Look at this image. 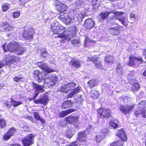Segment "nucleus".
<instances>
[{
    "mask_svg": "<svg viewBox=\"0 0 146 146\" xmlns=\"http://www.w3.org/2000/svg\"><path fill=\"white\" fill-rule=\"evenodd\" d=\"M34 102L35 104H41V100H36L34 101Z\"/></svg>",
    "mask_w": 146,
    "mask_h": 146,
    "instance_id": "62",
    "label": "nucleus"
},
{
    "mask_svg": "<svg viewBox=\"0 0 146 146\" xmlns=\"http://www.w3.org/2000/svg\"><path fill=\"white\" fill-rule=\"evenodd\" d=\"M11 104L14 107H16L22 104L21 102H17L14 100H11Z\"/></svg>",
    "mask_w": 146,
    "mask_h": 146,
    "instance_id": "44",
    "label": "nucleus"
},
{
    "mask_svg": "<svg viewBox=\"0 0 146 146\" xmlns=\"http://www.w3.org/2000/svg\"><path fill=\"white\" fill-rule=\"evenodd\" d=\"M16 129L14 127L10 128L9 131L5 133L3 138L5 140H7L10 138V137L13 135L16 131Z\"/></svg>",
    "mask_w": 146,
    "mask_h": 146,
    "instance_id": "17",
    "label": "nucleus"
},
{
    "mask_svg": "<svg viewBox=\"0 0 146 146\" xmlns=\"http://www.w3.org/2000/svg\"><path fill=\"white\" fill-rule=\"evenodd\" d=\"M100 1V0H92V4L94 8L96 9H98L100 6V5L99 3V2Z\"/></svg>",
    "mask_w": 146,
    "mask_h": 146,
    "instance_id": "35",
    "label": "nucleus"
},
{
    "mask_svg": "<svg viewBox=\"0 0 146 146\" xmlns=\"http://www.w3.org/2000/svg\"><path fill=\"white\" fill-rule=\"evenodd\" d=\"M52 2L53 5L56 6V7L57 5L59 4L60 3H61L60 2H59L58 0H53Z\"/></svg>",
    "mask_w": 146,
    "mask_h": 146,
    "instance_id": "57",
    "label": "nucleus"
},
{
    "mask_svg": "<svg viewBox=\"0 0 146 146\" xmlns=\"http://www.w3.org/2000/svg\"><path fill=\"white\" fill-rule=\"evenodd\" d=\"M54 77H48L46 78L43 85H38L37 84L33 83V87L35 89V91L38 93H42L44 91L43 88H47L53 85L55 83L56 80H53Z\"/></svg>",
    "mask_w": 146,
    "mask_h": 146,
    "instance_id": "3",
    "label": "nucleus"
},
{
    "mask_svg": "<svg viewBox=\"0 0 146 146\" xmlns=\"http://www.w3.org/2000/svg\"><path fill=\"white\" fill-rule=\"evenodd\" d=\"M39 93H38L37 92L35 91V93L34 94L33 98L31 99L30 100H35L36 99V97L37 96H38V95Z\"/></svg>",
    "mask_w": 146,
    "mask_h": 146,
    "instance_id": "59",
    "label": "nucleus"
},
{
    "mask_svg": "<svg viewBox=\"0 0 146 146\" xmlns=\"http://www.w3.org/2000/svg\"><path fill=\"white\" fill-rule=\"evenodd\" d=\"M2 10L4 11H7L9 8L8 6L7 5H4L2 7Z\"/></svg>",
    "mask_w": 146,
    "mask_h": 146,
    "instance_id": "55",
    "label": "nucleus"
},
{
    "mask_svg": "<svg viewBox=\"0 0 146 146\" xmlns=\"http://www.w3.org/2000/svg\"><path fill=\"white\" fill-rule=\"evenodd\" d=\"M97 111L101 118H108L110 115V111L108 109L100 108Z\"/></svg>",
    "mask_w": 146,
    "mask_h": 146,
    "instance_id": "10",
    "label": "nucleus"
},
{
    "mask_svg": "<svg viewBox=\"0 0 146 146\" xmlns=\"http://www.w3.org/2000/svg\"><path fill=\"white\" fill-rule=\"evenodd\" d=\"M13 56V55L11 54L5 55V60L6 64L7 65H8L9 64V65L11 64H13V62H12Z\"/></svg>",
    "mask_w": 146,
    "mask_h": 146,
    "instance_id": "31",
    "label": "nucleus"
},
{
    "mask_svg": "<svg viewBox=\"0 0 146 146\" xmlns=\"http://www.w3.org/2000/svg\"><path fill=\"white\" fill-rule=\"evenodd\" d=\"M79 119V117H73L68 116L65 118V120H62L61 122V123L60 124L61 126L62 127H64L66 125V122L67 123H70L72 122H76Z\"/></svg>",
    "mask_w": 146,
    "mask_h": 146,
    "instance_id": "11",
    "label": "nucleus"
},
{
    "mask_svg": "<svg viewBox=\"0 0 146 146\" xmlns=\"http://www.w3.org/2000/svg\"><path fill=\"white\" fill-rule=\"evenodd\" d=\"M33 116L36 119L40 121L42 124H44V123L45 121L44 120L40 117L37 112H34L33 113Z\"/></svg>",
    "mask_w": 146,
    "mask_h": 146,
    "instance_id": "34",
    "label": "nucleus"
},
{
    "mask_svg": "<svg viewBox=\"0 0 146 146\" xmlns=\"http://www.w3.org/2000/svg\"><path fill=\"white\" fill-rule=\"evenodd\" d=\"M17 46H18V43L15 41L11 42L7 45V50L9 52H15Z\"/></svg>",
    "mask_w": 146,
    "mask_h": 146,
    "instance_id": "16",
    "label": "nucleus"
},
{
    "mask_svg": "<svg viewBox=\"0 0 146 146\" xmlns=\"http://www.w3.org/2000/svg\"><path fill=\"white\" fill-rule=\"evenodd\" d=\"M84 3L83 1L82 0H79L76 1V5L77 6H79L82 5Z\"/></svg>",
    "mask_w": 146,
    "mask_h": 146,
    "instance_id": "54",
    "label": "nucleus"
},
{
    "mask_svg": "<svg viewBox=\"0 0 146 146\" xmlns=\"http://www.w3.org/2000/svg\"><path fill=\"white\" fill-rule=\"evenodd\" d=\"M95 22L91 19H88L85 21L84 25L87 29H91L94 27Z\"/></svg>",
    "mask_w": 146,
    "mask_h": 146,
    "instance_id": "15",
    "label": "nucleus"
},
{
    "mask_svg": "<svg viewBox=\"0 0 146 146\" xmlns=\"http://www.w3.org/2000/svg\"><path fill=\"white\" fill-rule=\"evenodd\" d=\"M62 106L64 109L69 108L72 106V103L70 100L66 101L63 103Z\"/></svg>",
    "mask_w": 146,
    "mask_h": 146,
    "instance_id": "32",
    "label": "nucleus"
},
{
    "mask_svg": "<svg viewBox=\"0 0 146 146\" xmlns=\"http://www.w3.org/2000/svg\"><path fill=\"white\" fill-rule=\"evenodd\" d=\"M118 122L117 120H114L110 121L109 124L110 126L113 129H116L118 126V125L117 124Z\"/></svg>",
    "mask_w": 146,
    "mask_h": 146,
    "instance_id": "30",
    "label": "nucleus"
},
{
    "mask_svg": "<svg viewBox=\"0 0 146 146\" xmlns=\"http://www.w3.org/2000/svg\"><path fill=\"white\" fill-rule=\"evenodd\" d=\"M37 65L42 69V71L44 72L47 73L50 72L52 71V70L49 68L46 65V64L44 62H38L37 63Z\"/></svg>",
    "mask_w": 146,
    "mask_h": 146,
    "instance_id": "14",
    "label": "nucleus"
},
{
    "mask_svg": "<svg viewBox=\"0 0 146 146\" xmlns=\"http://www.w3.org/2000/svg\"><path fill=\"white\" fill-rule=\"evenodd\" d=\"M23 128L25 131H28L29 129L27 126H24L23 127Z\"/></svg>",
    "mask_w": 146,
    "mask_h": 146,
    "instance_id": "61",
    "label": "nucleus"
},
{
    "mask_svg": "<svg viewBox=\"0 0 146 146\" xmlns=\"http://www.w3.org/2000/svg\"><path fill=\"white\" fill-rule=\"evenodd\" d=\"M25 30L23 33V37L26 40H31L33 38V35L35 33L33 28L29 26L25 27Z\"/></svg>",
    "mask_w": 146,
    "mask_h": 146,
    "instance_id": "5",
    "label": "nucleus"
},
{
    "mask_svg": "<svg viewBox=\"0 0 146 146\" xmlns=\"http://www.w3.org/2000/svg\"><path fill=\"white\" fill-rule=\"evenodd\" d=\"M45 76V74L44 73H40L39 75L37 77V78H36V79L38 82L42 81L44 83V80H44V78Z\"/></svg>",
    "mask_w": 146,
    "mask_h": 146,
    "instance_id": "33",
    "label": "nucleus"
},
{
    "mask_svg": "<svg viewBox=\"0 0 146 146\" xmlns=\"http://www.w3.org/2000/svg\"><path fill=\"white\" fill-rule=\"evenodd\" d=\"M69 65L72 68L75 67L76 68L80 67L81 65L80 60L76 58H74L70 61L69 62Z\"/></svg>",
    "mask_w": 146,
    "mask_h": 146,
    "instance_id": "13",
    "label": "nucleus"
},
{
    "mask_svg": "<svg viewBox=\"0 0 146 146\" xmlns=\"http://www.w3.org/2000/svg\"><path fill=\"white\" fill-rule=\"evenodd\" d=\"M90 96L91 98L94 99H96L99 97V92L97 91L92 90H91Z\"/></svg>",
    "mask_w": 146,
    "mask_h": 146,
    "instance_id": "27",
    "label": "nucleus"
},
{
    "mask_svg": "<svg viewBox=\"0 0 146 146\" xmlns=\"http://www.w3.org/2000/svg\"><path fill=\"white\" fill-rule=\"evenodd\" d=\"M108 132V130L107 128H104L102 129L101 131V132L100 133L105 137L107 133Z\"/></svg>",
    "mask_w": 146,
    "mask_h": 146,
    "instance_id": "50",
    "label": "nucleus"
},
{
    "mask_svg": "<svg viewBox=\"0 0 146 146\" xmlns=\"http://www.w3.org/2000/svg\"><path fill=\"white\" fill-rule=\"evenodd\" d=\"M105 137L101 133H99L96 136V139L97 142H100L101 140L104 139Z\"/></svg>",
    "mask_w": 146,
    "mask_h": 146,
    "instance_id": "38",
    "label": "nucleus"
},
{
    "mask_svg": "<svg viewBox=\"0 0 146 146\" xmlns=\"http://www.w3.org/2000/svg\"><path fill=\"white\" fill-rule=\"evenodd\" d=\"M113 57L111 56L107 55L105 58V61L107 62H112L113 61Z\"/></svg>",
    "mask_w": 146,
    "mask_h": 146,
    "instance_id": "40",
    "label": "nucleus"
},
{
    "mask_svg": "<svg viewBox=\"0 0 146 146\" xmlns=\"http://www.w3.org/2000/svg\"><path fill=\"white\" fill-rule=\"evenodd\" d=\"M40 55L44 58H45L48 56V54L45 49L43 48L41 50Z\"/></svg>",
    "mask_w": 146,
    "mask_h": 146,
    "instance_id": "43",
    "label": "nucleus"
},
{
    "mask_svg": "<svg viewBox=\"0 0 146 146\" xmlns=\"http://www.w3.org/2000/svg\"><path fill=\"white\" fill-rule=\"evenodd\" d=\"M74 131L73 129H69L66 133V137L69 138H71L74 135Z\"/></svg>",
    "mask_w": 146,
    "mask_h": 146,
    "instance_id": "37",
    "label": "nucleus"
},
{
    "mask_svg": "<svg viewBox=\"0 0 146 146\" xmlns=\"http://www.w3.org/2000/svg\"><path fill=\"white\" fill-rule=\"evenodd\" d=\"M13 15L14 18H17L19 17L20 13L19 11L14 12L13 13Z\"/></svg>",
    "mask_w": 146,
    "mask_h": 146,
    "instance_id": "51",
    "label": "nucleus"
},
{
    "mask_svg": "<svg viewBox=\"0 0 146 146\" xmlns=\"http://www.w3.org/2000/svg\"><path fill=\"white\" fill-rule=\"evenodd\" d=\"M143 75L146 77V69L144 71L143 73Z\"/></svg>",
    "mask_w": 146,
    "mask_h": 146,
    "instance_id": "64",
    "label": "nucleus"
},
{
    "mask_svg": "<svg viewBox=\"0 0 146 146\" xmlns=\"http://www.w3.org/2000/svg\"><path fill=\"white\" fill-rule=\"evenodd\" d=\"M6 122L3 119L0 120V128L4 127L6 125Z\"/></svg>",
    "mask_w": 146,
    "mask_h": 146,
    "instance_id": "49",
    "label": "nucleus"
},
{
    "mask_svg": "<svg viewBox=\"0 0 146 146\" xmlns=\"http://www.w3.org/2000/svg\"><path fill=\"white\" fill-rule=\"evenodd\" d=\"M135 80V79H134L133 80L134 82H132V83H134V84L132 86V90L133 91L137 90L140 88L139 85V84L135 83L136 81Z\"/></svg>",
    "mask_w": 146,
    "mask_h": 146,
    "instance_id": "36",
    "label": "nucleus"
},
{
    "mask_svg": "<svg viewBox=\"0 0 146 146\" xmlns=\"http://www.w3.org/2000/svg\"><path fill=\"white\" fill-rule=\"evenodd\" d=\"M87 61H91L93 62L97 68L101 70L103 69V66L101 63V59L100 58L95 57H88V58Z\"/></svg>",
    "mask_w": 146,
    "mask_h": 146,
    "instance_id": "7",
    "label": "nucleus"
},
{
    "mask_svg": "<svg viewBox=\"0 0 146 146\" xmlns=\"http://www.w3.org/2000/svg\"><path fill=\"white\" fill-rule=\"evenodd\" d=\"M113 13L114 15L118 16L116 17L117 19L122 24L125 26H127V19L124 16H123L121 15H123V13L122 12L115 11L113 12L112 11H108L103 12L100 14V16L101 19L102 20L106 19L108 16L111 14Z\"/></svg>",
    "mask_w": 146,
    "mask_h": 146,
    "instance_id": "2",
    "label": "nucleus"
},
{
    "mask_svg": "<svg viewBox=\"0 0 146 146\" xmlns=\"http://www.w3.org/2000/svg\"><path fill=\"white\" fill-rule=\"evenodd\" d=\"M123 142L120 141H115L110 146H123Z\"/></svg>",
    "mask_w": 146,
    "mask_h": 146,
    "instance_id": "39",
    "label": "nucleus"
},
{
    "mask_svg": "<svg viewBox=\"0 0 146 146\" xmlns=\"http://www.w3.org/2000/svg\"><path fill=\"white\" fill-rule=\"evenodd\" d=\"M143 62V60L141 58H137L134 56H131L129 57V65L130 66L135 65L137 61Z\"/></svg>",
    "mask_w": 146,
    "mask_h": 146,
    "instance_id": "18",
    "label": "nucleus"
},
{
    "mask_svg": "<svg viewBox=\"0 0 146 146\" xmlns=\"http://www.w3.org/2000/svg\"><path fill=\"white\" fill-rule=\"evenodd\" d=\"M48 97L47 96H45L44 97L40 100L41 104L46 105L47 104L48 102Z\"/></svg>",
    "mask_w": 146,
    "mask_h": 146,
    "instance_id": "45",
    "label": "nucleus"
},
{
    "mask_svg": "<svg viewBox=\"0 0 146 146\" xmlns=\"http://www.w3.org/2000/svg\"><path fill=\"white\" fill-rule=\"evenodd\" d=\"M119 27L118 26L113 28H111L109 29V31L110 33L113 35L117 34L119 32Z\"/></svg>",
    "mask_w": 146,
    "mask_h": 146,
    "instance_id": "24",
    "label": "nucleus"
},
{
    "mask_svg": "<svg viewBox=\"0 0 146 146\" xmlns=\"http://www.w3.org/2000/svg\"><path fill=\"white\" fill-rule=\"evenodd\" d=\"M135 114L136 117H138L141 115L144 118H146V111H145L143 110L138 108L135 111Z\"/></svg>",
    "mask_w": 146,
    "mask_h": 146,
    "instance_id": "21",
    "label": "nucleus"
},
{
    "mask_svg": "<svg viewBox=\"0 0 146 146\" xmlns=\"http://www.w3.org/2000/svg\"><path fill=\"white\" fill-rule=\"evenodd\" d=\"M5 104L7 108H11L12 105L11 104V100L10 102L9 101L6 102L5 103Z\"/></svg>",
    "mask_w": 146,
    "mask_h": 146,
    "instance_id": "58",
    "label": "nucleus"
},
{
    "mask_svg": "<svg viewBox=\"0 0 146 146\" xmlns=\"http://www.w3.org/2000/svg\"><path fill=\"white\" fill-rule=\"evenodd\" d=\"M88 85L91 88H93L96 86L98 84V81L95 79L90 80L88 83Z\"/></svg>",
    "mask_w": 146,
    "mask_h": 146,
    "instance_id": "26",
    "label": "nucleus"
},
{
    "mask_svg": "<svg viewBox=\"0 0 146 146\" xmlns=\"http://www.w3.org/2000/svg\"><path fill=\"white\" fill-rule=\"evenodd\" d=\"M74 111L73 109H70L66 111H62L59 113V115L61 117H64L68 114Z\"/></svg>",
    "mask_w": 146,
    "mask_h": 146,
    "instance_id": "23",
    "label": "nucleus"
},
{
    "mask_svg": "<svg viewBox=\"0 0 146 146\" xmlns=\"http://www.w3.org/2000/svg\"><path fill=\"white\" fill-rule=\"evenodd\" d=\"M56 8L58 12H63L66 11L68 7L65 5L60 3L59 4L57 5Z\"/></svg>",
    "mask_w": 146,
    "mask_h": 146,
    "instance_id": "22",
    "label": "nucleus"
},
{
    "mask_svg": "<svg viewBox=\"0 0 146 146\" xmlns=\"http://www.w3.org/2000/svg\"><path fill=\"white\" fill-rule=\"evenodd\" d=\"M71 43L72 44L78 46L79 44L80 41L78 39H74L71 41Z\"/></svg>",
    "mask_w": 146,
    "mask_h": 146,
    "instance_id": "48",
    "label": "nucleus"
},
{
    "mask_svg": "<svg viewBox=\"0 0 146 146\" xmlns=\"http://www.w3.org/2000/svg\"><path fill=\"white\" fill-rule=\"evenodd\" d=\"M86 131L80 132L78 134V140L79 141L78 144L80 145L85 144L87 141L86 139Z\"/></svg>",
    "mask_w": 146,
    "mask_h": 146,
    "instance_id": "12",
    "label": "nucleus"
},
{
    "mask_svg": "<svg viewBox=\"0 0 146 146\" xmlns=\"http://www.w3.org/2000/svg\"><path fill=\"white\" fill-rule=\"evenodd\" d=\"M71 27V29L66 31L64 27L55 21L51 24V29L54 34L59 35L57 37L69 40L76 35V29L75 26H72Z\"/></svg>",
    "mask_w": 146,
    "mask_h": 146,
    "instance_id": "1",
    "label": "nucleus"
},
{
    "mask_svg": "<svg viewBox=\"0 0 146 146\" xmlns=\"http://www.w3.org/2000/svg\"><path fill=\"white\" fill-rule=\"evenodd\" d=\"M39 71L38 70H35L34 71L33 74L34 76L37 77L40 74Z\"/></svg>",
    "mask_w": 146,
    "mask_h": 146,
    "instance_id": "56",
    "label": "nucleus"
},
{
    "mask_svg": "<svg viewBox=\"0 0 146 146\" xmlns=\"http://www.w3.org/2000/svg\"><path fill=\"white\" fill-rule=\"evenodd\" d=\"M76 20L75 21H80L82 20L85 17V14L82 13H76L74 14V16Z\"/></svg>",
    "mask_w": 146,
    "mask_h": 146,
    "instance_id": "29",
    "label": "nucleus"
},
{
    "mask_svg": "<svg viewBox=\"0 0 146 146\" xmlns=\"http://www.w3.org/2000/svg\"><path fill=\"white\" fill-rule=\"evenodd\" d=\"M67 146H78L76 143V142H73L71 143V144Z\"/></svg>",
    "mask_w": 146,
    "mask_h": 146,
    "instance_id": "60",
    "label": "nucleus"
},
{
    "mask_svg": "<svg viewBox=\"0 0 146 146\" xmlns=\"http://www.w3.org/2000/svg\"><path fill=\"white\" fill-rule=\"evenodd\" d=\"M12 57V62H13V64L15 62H18L19 59V58L18 57L14 56L13 55Z\"/></svg>",
    "mask_w": 146,
    "mask_h": 146,
    "instance_id": "52",
    "label": "nucleus"
},
{
    "mask_svg": "<svg viewBox=\"0 0 146 146\" xmlns=\"http://www.w3.org/2000/svg\"><path fill=\"white\" fill-rule=\"evenodd\" d=\"M91 40L89 39L88 37H86L85 38V40L84 42V45L85 46H88V43L91 42Z\"/></svg>",
    "mask_w": 146,
    "mask_h": 146,
    "instance_id": "53",
    "label": "nucleus"
},
{
    "mask_svg": "<svg viewBox=\"0 0 146 146\" xmlns=\"http://www.w3.org/2000/svg\"><path fill=\"white\" fill-rule=\"evenodd\" d=\"M135 17V15L133 13H131L130 15V17L131 18H134Z\"/></svg>",
    "mask_w": 146,
    "mask_h": 146,
    "instance_id": "63",
    "label": "nucleus"
},
{
    "mask_svg": "<svg viewBox=\"0 0 146 146\" xmlns=\"http://www.w3.org/2000/svg\"><path fill=\"white\" fill-rule=\"evenodd\" d=\"M76 84L73 82H71L67 84L62 86L59 91L62 92L67 93L69 91L74 90L75 88Z\"/></svg>",
    "mask_w": 146,
    "mask_h": 146,
    "instance_id": "6",
    "label": "nucleus"
},
{
    "mask_svg": "<svg viewBox=\"0 0 146 146\" xmlns=\"http://www.w3.org/2000/svg\"><path fill=\"white\" fill-rule=\"evenodd\" d=\"M80 88H81L80 87H77L76 89L74 90L73 91L68 94V98H71L74 94L79 92L81 90Z\"/></svg>",
    "mask_w": 146,
    "mask_h": 146,
    "instance_id": "28",
    "label": "nucleus"
},
{
    "mask_svg": "<svg viewBox=\"0 0 146 146\" xmlns=\"http://www.w3.org/2000/svg\"><path fill=\"white\" fill-rule=\"evenodd\" d=\"M2 28L4 31L9 32L13 31L15 27L9 25L7 22H4L2 24Z\"/></svg>",
    "mask_w": 146,
    "mask_h": 146,
    "instance_id": "19",
    "label": "nucleus"
},
{
    "mask_svg": "<svg viewBox=\"0 0 146 146\" xmlns=\"http://www.w3.org/2000/svg\"><path fill=\"white\" fill-rule=\"evenodd\" d=\"M146 105V100H143L140 102L138 104L139 108H143Z\"/></svg>",
    "mask_w": 146,
    "mask_h": 146,
    "instance_id": "42",
    "label": "nucleus"
},
{
    "mask_svg": "<svg viewBox=\"0 0 146 146\" xmlns=\"http://www.w3.org/2000/svg\"><path fill=\"white\" fill-rule=\"evenodd\" d=\"M25 52V49L23 48L20 46L19 45V44L18 43V46H17L15 49V52L18 55L22 54Z\"/></svg>",
    "mask_w": 146,
    "mask_h": 146,
    "instance_id": "25",
    "label": "nucleus"
},
{
    "mask_svg": "<svg viewBox=\"0 0 146 146\" xmlns=\"http://www.w3.org/2000/svg\"><path fill=\"white\" fill-rule=\"evenodd\" d=\"M133 104H128L126 106L121 105L119 107L120 111L125 115L128 114L132 112L134 108Z\"/></svg>",
    "mask_w": 146,
    "mask_h": 146,
    "instance_id": "8",
    "label": "nucleus"
},
{
    "mask_svg": "<svg viewBox=\"0 0 146 146\" xmlns=\"http://www.w3.org/2000/svg\"><path fill=\"white\" fill-rule=\"evenodd\" d=\"M13 79L15 81L17 82L23 81L22 77L20 76L15 77Z\"/></svg>",
    "mask_w": 146,
    "mask_h": 146,
    "instance_id": "47",
    "label": "nucleus"
},
{
    "mask_svg": "<svg viewBox=\"0 0 146 146\" xmlns=\"http://www.w3.org/2000/svg\"><path fill=\"white\" fill-rule=\"evenodd\" d=\"M34 136L32 134L27 135L24 139H22V142L24 146H30L34 143Z\"/></svg>",
    "mask_w": 146,
    "mask_h": 146,
    "instance_id": "9",
    "label": "nucleus"
},
{
    "mask_svg": "<svg viewBox=\"0 0 146 146\" xmlns=\"http://www.w3.org/2000/svg\"><path fill=\"white\" fill-rule=\"evenodd\" d=\"M116 71V72L119 73V74H121L122 73V68L120 64L117 65Z\"/></svg>",
    "mask_w": 146,
    "mask_h": 146,
    "instance_id": "46",
    "label": "nucleus"
},
{
    "mask_svg": "<svg viewBox=\"0 0 146 146\" xmlns=\"http://www.w3.org/2000/svg\"><path fill=\"white\" fill-rule=\"evenodd\" d=\"M131 73L130 74H129L127 75V78H128V79L129 80V82L130 83V84H131L132 83V81L133 80H132V79H130V77H131L132 76H133L135 75V74H137V73H135V71H132L131 72H130Z\"/></svg>",
    "mask_w": 146,
    "mask_h": 146,
    "instance_id": "41",
    "label": "nucleus"
},
{
    "mask_svg": "<svg viewBox=\"0 0 146 146\" xmlns=\"http://www.w3.org/2000/svg\"><path fill=\"white\" fill-rule=\"evenodd\" d=\"M117 135L122 141H126L127 139V137L123 130L120 129L118 130L117 132Z\"/></svg>",
    "mask_w": 146,
    "mask_h": 146,
    "instance_id": "20",
    "label": "nucleus"
},
{
    "mask_svg": "<svg viewBox=\"0 0 146 146\" xmlns=\"http://www.w3.org/2000/svg\"><path fill=\"white\" fill-rule=\"evenodd\" d=\"M58 18L62 21L66 25H70L72 22L76 20L75 16L70 17L66 13H62L58 17Z\"/></svg>",
    "mask_w": 146,
    "mask_h": 146,
    "instance_id": "4",
    "label": "nucleus"
}]
</instances>
